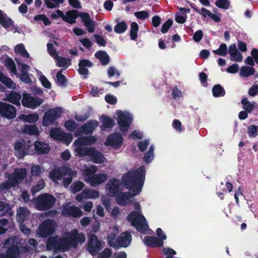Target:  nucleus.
<instances>
[{"label":"nucleus","instance_id":"nucleus-24","mask_svg":"<svg viewBox=\"0 0 258 258\" xmlns=\"http://www.w3.org/2000/svg\"><path fill=\"white\" fill-rule=\"evenodd\" d=\"M123 143V139L120 134L114 133L109 136L106 139L105 145L114 149L119 148Z\"/></svg>","mask_w":258,"mask_h":258},{"label":"nucleus","instance_id":"nucleus-36","mask_svg":"<svg viewBox=\"0 0 258 258\" xmlns=\"http://www.w3.org/2000/svg\"><path fill=\"white\" fill-rule=\"evenodd\" d=\"M23 132L30 135L38 136L39 131L35 125H26L24 126Z\"/></svg>","mask_w":258,"mask_h":258},{"label":"nucleus","instance_id":"nucleus-42","mask_svg":"<svg viewBox=\"0 0 258 258\" xmlns=\"http://www.w3.org/2000/svg\"><path fill=\"white\" fill-rule=\"evenodd\" d=\"M114 120L109 117H104L102 119V129L105 130L107 128H111L114 125Z\"/></svg>","mask_w":258,"mask_h":258},{"label":"nucleus","instance_id":"nucleus-25","mask_svg":"<svg viewBox=\"0 0 258 258\" xmlns=\"http://www.w3.org/2000/svg\"><path fill=\"white\" fill-rule=\"evenodd\" d=\"M121 183L119 180L111 179L106 185V190L110 197L114 196L119 190Z\"/></svg>","mask_w":258,"mask_h":258},{"label":"nucleus","instance_id":"nucleus-14","mask_svg":"<svg viewBox=\"0 0 258 258\" xmlns=\"http://www.w3.org/2000/svg\"><path fill=\"white\" fill-rule=\"evenodd\" d=\"M44 100L43 99L32 96L30 94L24 92L22 99V105L27 108L34 109L40 106Z\"/></svg>","mask_w":258,"mask_h":258},{"label":"nucleus","instance_id":"nucleus-7","mask_svg":"<svg viewBox=\"0 0 258 258\" xmlns=\"http://www.w3.org/2000/svg\"><path fill=\"white\" fill-rule=\"evenodd\" d=\"M136 211L132 212L128 216V220L140 232L145 233L149 229L148 225L144 216L141 214L140 205L138 202L134 204Z\"/></svg>","mask_w":258,"mask_h":258},{"label":"nucleus","instance_id":"nucleus-13","mask_svg":"<svg viewBox=\"0 0 258 258\" xmlns=\"http://www.w3.org/2000/svg\"><path fill=\"white\" fill-rule=\"evenodd\" d=\"M132 241V236L130 233L126 232L121 234V235L113 241V237L110 236L108 238V244L115 248L119 247H127Z\"/></svg>","mask_w":258,"mask_h":258},{"label":"nucleus","instance_id":"nucleus-17","mask_svg":"<svg viewBox=\"0 0 258 258\" xmlns=\"http://www.w3.org/2000/svg\"><path fill=\"white\" fill-rule=\"evenodd\" d=\"M87 245V250L93 256L96 255L103 248L102 243L99 241L95 234L89 236Z\"/></svg>","mask_w":258,"mask_h":258},{"label":"nucleus","instance_id":"nucleus-55","mask_svg":"<svg viewBox=\"0 0 258 258\" xmlns=\"http://www.w3.org/2000/svg\"><path fill=\"white\" fill-rule=\"evenodd\" d=\"M45 185V182L43 180H40L36 185L33 186L32 187V193L35 194L41 189L43 188Z\"/></svg>","mask_w":258,"mask_h":258},{"label":"nucleus","instance_id":"nucleus-26","mask_svg":"<svg viewBox=\"0 0 258 258\" xmlns=\"http://www.w3.org/2000/svg\"><path fill=\"white\" fill-rule=\"evenodd\" d=\"M0 24L4 27L8 31H11L14 32H16L15 29L13 21L8 17L6 14L0 10Z\"/></svg>","mask_w":258,"mask_h":258},{"label":"nucleus","instance_id":"nucleus-52","mask_svg":"<svg viewBox=\"0 0 258 258\" xmlns=\"http://www.w3.org/2000/svg\"><path fill=\"white\" fill-rule=\"evenodd\" d=\"M247 134L250 138H255L258 135V126L250 125L247 128Z\"/></svg>","mask_w":258,"mask_h":258},{"label":"nucleus","instance_id":"nucleus-3","mask_svg":"<svg viewBox=\"0 0 258 258\" xmlns=\"http://www.w3.org/2000/svg\"><path fill=\"white\" fill-rule=\"evenodd\" d=\"M96 141L95 137H83L79 138L73 143L75 147V155L79 157L86 156L90 157L91 161L96 164H102L106 159L101 153L97 151L94 147H88L87 145L94 144Z\"/></svg>","mask_w":258,"mask_h":258},{"label":"nucleus","instance_id":"nucleus-2","mask_svg":"<svg viewBox=\"0 0 258 258\" xmlns=\"http://www.w3.org/2000/svg\"><path fill=\"white\" fill-rule=\"evenodd\" d=\"M86 237L83 233H79L77 229L68 232L63 238L51 236L48 238L46 248L53 252H63L70 247L76 248L78 243H83Z\"/></svg>","mask_w":258,"mask_h":258},{"label":"nucleus","instance_id":"nucleus-39","mask_svg":"<svg viewBox=\"0 0 258 258\" xmlns=\"http://www.w3.org/2000/svg\"><path fill=\"white\" fill-rule=\"evenodd\" d=\"M29 244L32 246L31 247L30 246L27 245L25 247L23 248V250L26 252L30 253L31 251L33 250H35V251H37V241L34 239V238H31L29 239L28 241Z\"/></svg>","mask_w":258,"mask_h":258},{"label":"nucleus","instance_id":"nucleus-64","mask_svg":"<svg viewBox=\"0 0 258 258\" xmlns=\"http://www.w3.org/2000/svg\"><path fill=\"white\" fill-rule=\"evenodd\" d=\"M39 80L45 88L47 89L51 88V84L45 76H41L40 78H39Z\"/></svg>","mask_w":258,"mask_h":258},{"label":"nucleus","instance_id":"nucleus-11","mask_svg":"<svg viewBox=\"0 0 258 258\" xmlns=\"http://www.w3.org/2000/svg\"><path fill=\"white\" fill-rule=\"evenodd\" d=\"M116 115H117V122L119 130L123 134H125L133 121V115L127 111L121 110H117Z\"/></svg>","mask_w":258,"mask_h":258},{"label":"nucleus","instance_id":"nucleus-46","mask_svg":"<svg viewBox=\"0 0 258 258\" xmlns=\"http://www.w3.org/2000/svg\"><path fill=\"white\" fill-rule=\"evenodd\" d=\"M45 4L48 8H57L64 2V0H44Z\"/></svg>","mask_w":258,"mask_h":258},{"label":"nucleus","instance_id":"nucleus-32","mask_svg":"<svg viewBox=\"0 0 258 258\" xmlns=\"http://www.w3.org/2000/svg\"><path fill=\"white\" fill-rule=\"evenodd\" d=\"M29 212L24 208H20L17 211V219L18 222L22 223L29 216Z\"/></svg>","mask_w":258,"mask_h":258},{"label":"nucleus","instance_id":"nucleus-34","mask_svg":"<svg viewBox=\"0 0 258 258\" xmlns=\"http://www.w3.org/2000/svg\"><path fill=\"white\" fill-rule=\"evenodd\" d=\"M241 103L243 105V108L245 111L249 113L252 111L257 105L255 102L250 103L246 98L241 100Z\"/></svg>","mask_w":258,"mask_h":258},{"label":"nucleus","instance_id":"nucleus-31","mask_svg":"<svg viewBox=\"0 0 258 258\" xmlns=\"http://www.w3.org/2000/svg\"><path fill=\"white\" fill-rule=\"evenodd\" d=\"M38 114L36 113H33L28 115L21 114L18 116V118L20 120L29 123L36 122L38 120Z\"/></svg>","mask_w":258,"mask_h":258},{"label":"nucleus","instance_id":"nucleus-41","mask_svg":"<svg viewBox=\"0 0 258 258\" xmlns=\"http://www.w3.org/2000/svg\"><path fill=\"white\" fill-rule=\"evenodd\" d=\"M139 26L136 22H133L131 25L130 37L132 40H136L138 37Z\"/></svg>","mask_w":258,"mask_h":258},{"label":"nucleus","instance_id":"nucleus-58","mask_svg":"<svg viewBox=\"0 0 258 258\" xmlns=\"http://www.w3.org/2000/svg\"><path fill=\"white\" fill-rule=\"evenodd\" d=\"M64 126L66 129L70 132L74 131L77 127V124L73 120H70L65 122Z\"/></svg>","mask_w":258,"mask_h":258},{"label":"nucleus","instance_id":"nucleus-51","mask_svg":"<svg viewBox=\"0 0 258 258\" xmlns=\"http://www.w3.org/2000/svg\"><path fill=\"white\" fill-rule=\"evenodd\" d=\"M127 29V25L124 22L117 23L114 27V31L118 34L123 33Z\"/></svg>","mask_w":258,"mask_h":258},{"label":"nucleus","instance_id":"nucleus-21","mask_svg":"<svg viewBox=\"0 0 258 258\" xmlns=\"http://www.w3.org/2000/svg\"><path fill=\"white\" fill-rule=\"evenodd\" d=\"M82 213L79 208L71 205L70 203L63 205L62 214L65 216L77 218L81 216Z\"/></svg>","mask_w":258,"mask_h":258},{"label":"nucleus","instance_id":"nucleus-27","mask_svg":"<svg viewBox=\"0 0 258 258\" xmlns=\"http://www.w3.org/2000/svg\"><path fill=\"white\" fill-rule=\"evenodd\" d=\"M21 98L22 96L20 93L17 92L11 91L6 94V98L4 100L16 105H20Z\"/></svg>","mask_w":258,"mask_h":258},{"label":"nucleus","instance_id":"nucleus-9","mask_svg":"<svg viewBox=\"0 0 258 258\" xmlns=\"http://www.w3.org/2000/svg\"><path fill=\"white\" fill-rule=\"evenodd\" d=\"M21 242L17 236L11 237L6 240L4 246L8 247L6 254H0V258H17L20 255L18 244Z\"/></svg>","mask_w":258,"mask_h":258},{"label":"nucleus","instance_id":"nucleus-44","mask_svg":"<svg viewBox=\"0 0 258 258\" xmlns=\"http://www.w3.org/2000/svg\"><path fill=\"white\" fill-rule=\"evenodd\" d=\"M154 150V147L153 145L150 146L148 152L145 154L143 160L145 162L147 163H150L154 158V154L153 152Z\"/></svg>","mask_w":258,"mask_h":258},{"label":"nucleus","instance_id":"nucleus-23","mask_svg":"<svg viewBox=\"0 0 258 258\" xmlns=\"http://www.w3.org/2000/svg\"><path fill=\"white\" fill-rule=\"evenodd\" d=\"M99 197V192L93 188H86L84 189L80 194L77 195L76 199L80 202L84 199H97Z\"/></svg>","mask_w":258,"mask_h":258},{"label":"nucleus","instance_id":"nucleus-60","mask_svg":"<svg viewBox=\"0 0 258 258\" xmlns=\"http://www.w3.org/2000/svg\"><path fill=\"white\" fill-rule=\"evenodd\" d=\"M103 93V89H99L95 86H92L91 87V90L90 91V94L93 97L98 96L100 94H102Z\"/></svg>","mask_w":258,"mask_h":258},{"label":"nucleus","instance_id":"nucleus-53","mask_svg":"<svg viewBox=\"0 0 258 258\" xmlns=\"http://www.w3.org/2000/svg\"><path fill=\"white\" fill-rule=\"evenodd\" d=\"M213 52L219 55L225 56L227 52V46L225 44H222L218 49L214 50Z\"/></svg>","mask_w":258,"mask_h":258},{"label":"nucleus","instance_id":"nucleus-19","mask_svg":"<svg viewBox=\"0 0 258 258\" xmlns=\"http://www.w3.org/2000/svg\"><path fill=\"white\" fill-rule=\"evenodd\" d=\"M50 135L52 138L61 141L67 145L71 143L73 140V135L71 134L65 133L59 128H52L50 132Z\"/></svg>","mask_w":258,"mask_h":258},{"label":"nucleus","instance_id":"nucleus-1","mask_svg":"<svg viewBox=\"0 0 258 258\" xmlns=\"http://www.w3.org/2000/svg\"><path fill=\"white\" fill-rule=\"evenodd\" d=\"M145 179V169L144 166H141L136 171H130L124 175L121 178V183L125 188L132 190L130 192L120 193L116 197L118 204L125 206L128 204L131 199L139 195L142 190Z\"/></svg>","mask_w":258,"mask_h":258},{"label":"nucleus","instance_id":"nucleus-10","mask_svg":"<svg viewBox=\"0 0 258 258\" xmlns=\"http://www.w3.org/2000/svg\"><path fill=\"white\" fill-rule=\"evenodd\" d=\"M55 199L48 194H42L36 198L34 202L36 208L40 211H45L51 209L54 205Z\"/></svg>","mask_w":258,"mask_h":258},{"label":"nucleus","instance_id":"nucleus-18","mask_svg":"<svg viewBox=\"0 0 258 258\" xmlns=\"http://www.w3.org/2000/svg\"><path fill=\"white\" fill-rule=\"evenodd\" d=\"M62 111L61 108H52L45 112L43 117L42 123L44 126H48L59 117Z\"/></svg>","mask_w":258,"mask_h":258},{"label":"nucleus","instance_id":"nucleus-6","mask_svg":"<svg viewBox=\"0 0 258 258\" xmlns=\"http://www.w3.org/2000/svg\"><path fill=\"white\" fill-rule=\"evenodd\" d=\"M97 168L95 165L85 166L82 170V174L85 178V181L93 187H95L105 181L108 176L105 173L94 174L97 171Z\"/></svg>","mask_w":258,"mask_h":258},{"label":"nucleus","instance_id":"nucleus-30","mask_svg":"<svg viewBox=\"0 0 258 258\" xmlns=\"http://www.w3.org/2000/svg\"><path fill=\"white\" fill-rule=\"evenodd\" d=\"M34 148L36 152L39 154H47L50 150L48 144L39 141L35 142Z\"/></svg>","mask_w":258,"mask_h":258},{"label":"nucleus","instance_id":"nucleus-15","mask_svg":"<svg viewBox=\"0 0 258 258\" xmlns=\"http://www.w3.org/2000/svg\"><path fill=\"white\" fill-rule=\"evenodd\" d=\"M156 233L160 239L155 236H146L144 239V242L146 245L151 247H160L163 245V240L166 239V235L163 232L160 228H157Z\"/></svg>","mask_w":258,"mask_h":258},{"label":"nucleus","instance_id":"nucleus-20","mask_svg":"<svg viewBox=\"0 0 258 258\" xmlns=\"http://www.w3.org/2000/svg\"><path fill=\"white\" fill-rule=\"evenodd\" d=\"M0 114L8 119H13L16 116V109L10 104L0 102Z\"/></svg>","mask_w":258,"mask_h":258},{"label":"nucleus","instance_id":"nucleus-4","mask_svg":"<svg viewBox=\"0 0 258 258\" xmlns=\"http://www.w3.org/2000/svg\"><path fill=\"white\" fill-rule=\"evenodd\" d=\"M77 171L72 170L67 166L54 169L49 173V177L55 183H59L62 179V183L65 187H68L72 182L73 178L76 176Z\"/></svg>","mask_w":258,"mask_h":258},{"label":"nucleus","instance_id":"nucleus-63","mask_svg":"<svg viewBox=\"0 0 258 258\" xmlns=\"http://www.w3.org/2000/svg\"><path fill=\"white\" fill-rule=\"evenodd\" d=\"M173 21L171 20H168L165 22L161 27V32L162 33H165L167 32L170 27L172 26Z\"/></svg>","mask_w":258,"mask_h":258},{"label":"nucleus","instance_id":"nucleus-8","mask_svg":"<svg viewBox=\"0 0 258 258\" xmlns=\"http://www.w3.org/2000/svg\"><path fill=\"white\" fill-rule=\"evenodd\" d=\"M27 176V170L25 168L15 169L12 174L6 173L8 180L0 184L2 190L8 189L12 186L18 185Z\"/></svg>","mask_w":258,"mask_h":258},{"label":"nucleus","instance_id":"nucleus-61","mask_svg":"<svg viewBox=\"0 0 258 258\" xmlns=\"http://www.w3.org/2000/svg\"><path fill=\"white\" fill-rule=\"evenodd\" d=\"M134 15L141 20H145L149 17V13L146 11H141L135 12Z\"/></svg>","mask_w":258,"mask_h":258},{"label":"nucleus","instance_id":"nucleus-62","mask_svg":"<svg viewBox=\"0 0 258 258\" xmlns=\"http://www.w3.org/2000/svg\"><path fill=\"white\" fill-rule=\"evenodd\" d=\"M111 253L112 251L110 249L105 248L101 253L98 254L97 258H109Z\"/></svg>","mask_w":258,"mask_h":258},{"label":"nucleus","instance_id":"nucleus-56","mask_svg":"<svg viewBox=\"0 0 258 258\" xmlns=\"http://www.w3.org/2000/svg\"><path fill=\"white\" fill-rule=\"evenodd\" d=\"M34 20L36 21H42L43 24L45 26H48L50 24L51 22L48 19V18L44 15H36L34 17Z\"/></svg>","mask_w":258,"mask_h":258},{"label":"nucleus","instance_id":"nucleus-48","mask_svg":"<svg viewBox=\"0 0 258 258\" xmlns=\"http://www.w3.org/2000/svg\"><path fill=\"white\" fill-rule=\"evenodd\" d=\"M84 184L80 181H77L74 182L71 186V190L73 194L80 191L84 187Z\"/></svg>","mask_w":258,"mask_h":258},{"label":"nucleus","instance_id":"nucleus-37","mask_svg":"<svg viewBox=\"0 0 258 258\" xmlns=\"http://www.w3.org/2000/svg\"><path fill=\"white\" fill-rule=\"evenodd\" d=\"M15 52L23 57H29V53L25 49L24 45L22 43L16 45L15 48Z\"/></svg>","mask_w":258,"mask_h":258},{"label":"nucleus","instance_id":"nucleus-5","mask_svg":"<svg viewBox=\"0 0 258 258\" xmlns=\"http://www.w3.org/2000/svg\"><path fill=\"white\" fill-rule=\"evenodd\" d=\"M78 16L81 18L87 31L93 33L95 31V23L90 18L87 13H80L78 15L77 11H69L65 15L63 14L62 20L70 24H74L76 22V20Z\"/></svg>","mask_w":258,"mask_h":258},{"label":"nucleus","instance_id":"nucleus-35","mask_svg":"<svg viewBox=\"0 0 258 258\" xmlns=\"http://www.w3.org/2000/svg\"><path fill=\"white\" fill-rule=\"evenodd\" d=\"M0 81L10 89H14L16 88V84L1 72H0Z\"/></svg>","mask_w":258,"mask_h":258},{"label":"nucleus","instance_id":"nucleus-59","mask_svg":"<svg viewBox=\"0 0 258 258\" xmlns=\"http://www.w3.org/2000/svg\"><path fill=\"white\" fill-rule=\"evenodd\" d=\"M57 83L61 86H65L66 79L64 75L61 74V71H59L56 75Z\"/></svg>","mask_w":258,"mask_h":258},{"label":"nucleus","instance_id":"nucleus-54","mask_svg":"<svg viewBox=\"0 0 258 258\" xmlns=\"http://www.w3.org/2000/svg\"><path fill=\"white\" fill-rule=\"evenodd\" d=\"M17 77H18L25 84H29L32 83V80L30 77V74L28 73L25 74H17L16 75Z\"/></svg>","mask_w":258,"mask_h":258},{"label":"nucleus","instance_id":"nucleus-16","mask_svg":"<svg viewBox=\"0 0 258 258\" xmlns=\"http://www.w3.org/2000/svg\"><path fill=\"white\" fill-rule=\"evenodd\" d=\"M33 146L30 143L26 145L25 142L22 140L18 141L15 144V149L16 150V155L19 158H22L25 154H32L34 153L32 150Z\"/></svg>","mask_w":258,"mask_h":258},{"label":"nucleus","instance_id":"nucleus-28","mask_svg":"<svg viewBox=\"0 0 258 258\" xmlns=\"http://www.w3.org/2000/svg\"><path fill=\"white\" fill-rule=\"evenodd\" d=\"M228 52L230 55V59L236 62H241L242 60V56L238 51L235 44L229 46Z\"/></svg>","mask_w":258,"mask_h":258},{"label":"nucleus","instance_id":"nucleus-33","mask_svg":"<svg viewBox=\"0 0 258 258\" xmlns=\"http://www.w3.org/2000/svg\"><path fill=\"white\" fill-rule=\"evenodd\" d=\"M255 70L253 67L243 66L240 69L239 75L243 78H247L254 74Z\"/></svg>","mask_w":258,"mask_h":258},{"label":"nucleus","instance_id":"nucleus-38","mask_svg":"<svg viewBox=\"0 0 258 258\" xmlns=\"http://www.w3.org/2000/svg\"><path fill=\"white\" fill-rule=\"evenodd\" d=\"M95 56L99 59L103 65L107 64L109 60V56L107 53L103 51H99L95 54Z\"/></svg>","mask_w":258,"mask_h":258},{"label":"nucleus","instance_id":"nucleus-49","mask_svg":"<svg viewBox=\"0 0 258 258\" xmlns=\"http://www.w3.org/2000/svg\"><path fill=\"white\" fill-rule=\"evenodd\" d=\"M44 171V168L39 165H34L31 169V172L33 176H40Z\"/></svg>","mask_w":258,"mask_h":258},{"label":"nucleus","instance_id":"nucleus-47","mask_svg":"<svg viewBox=\"0 0 258 258\" xmlns=\"http://www.w3.org/2000/svg\"><path fill=\"white\" fill-rule=\"evenodd\" d=\"M1 211L6 214L8 213L10 216H12L14 214L10 205L2 201H0V212Z\"/></svg>","mask_w":258,"mask_h":258},{"label":"nucleus","instance_id":"nucleus-29","mask_svg":"<svg viewBox=\"0 0 258 258\" xmlns=\"http://www.w3.org/2000/svg\"><path fill=\"white\" fill-rule=\"evenodd\" d=\"M179 13L175 14V21L176 22L180 24H183L185 22L187 19L186 13L190 12L189 9L179 8Z\"/></svg>","mask_w":258,"mask_h":258},{"label":"nucleus","instance_id":"nucleus-12","mask_svg":"<svg viewBox=\"0 0 258 258\" xmlns=\"http://www.w3.org/2000/svg\"><path fill=\"white\" fill-rule=\"evenodd\" d=\"M56 223L51 219H47L43 221L39 226L37 233L42 238H45L52 235L55 231Z\"/></svg>","mask_w":258,"mask_h":258},{"label":"nucleus","instance_id":"nucleus-22","mask_svg":"<svg viewBox=\"0 0 258 258\" xmlns=\"http://www.w3.org/2000/svg\"><path fill=\"white\" fill-rule=\"evenodd\" d=\"M98 122L96 120L89 121L78 130L75 136L78 137L83 134H91L95 128L98 126Z\"/></svg>","mask_w":258,"mask_h":258},{"label":"nucleus","instance_id":"nucleus-50","mask_svg":"<svg viewBox=\"0 0 258 258\" xmlns=\"http://www.w3.org/2000/svg\"><path fill=\"white\" fill-rule=\"evenodd\" d=\"M215 5L220 9L228 10L230 8V3L228 0H217Z\"/></svg>","mask_w":258,"mask_h":258},{"label":"nucleus","instance_id":"nucleus-57","mask_svg":"<svg viewBox=\"0 0 258 258\" xmlns=\"http://www.w3.org/2000/svg\"><path fill=\"white\" fill-rule=\"evenodd\" d=\"M108 195H103L101 197V202L107 210L110 208V199Z\"/></svg>","mask_w":258,"mask_h":258},{"label":"nucleus","instance_id":"nucleus-43","mask_svg":"<svg viewBox=\"0 0 258 258\" xmlns=\"http://www.w3.org/2000/svg\"><path fill=\"white\" fill-rule=\"evenodd\" d=\"M212 92L213 95L216 97L223 96L225 94L224 88L220 85L214 86Z\"/></svg>","mask_w":258,"mask_h":258},{"label":"nucleus","instance_id":"nucleus-45","mask_svg":"<svg viewBox=\"0 0 258 258\" xmlns=\"http://www.w3.org/2000/svg\"><path fill=\"white\" fill-rule=\"evenodd\" d=\"M55 59H56L57 65L59 67L67 68L70 64V60L69 59L58 56Z\"/></svg>","mask_w":258,"mask_h":258},{"label":"nucleus","instance_id":"nucleus-40","mask_svg":"<svg viewBox=\"0 0 258 258\" xmlns=\"http://www.w3.org/2000/svg\"><path fill=\"white\" fill-rule=\"evenodd\" d=\"M5 66L10 70L12 75H17L16 67L14 61L10 58H8L5 60Z\"/></svg>","mask_w":258,"mask_h":258}]
</instances>
